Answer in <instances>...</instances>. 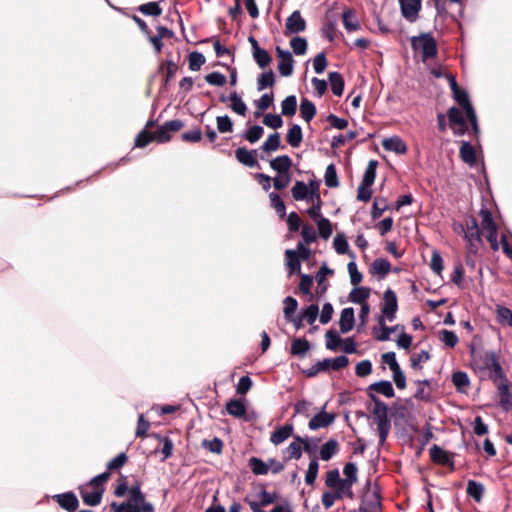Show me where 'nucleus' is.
Listing matches in <instances>:
<instances>
[{
  "mask_svg": "<svg viewBox=\"0 0 512 512\" xmlns=\"http://www.w3.org/2000/svg\"><path fill=\"white\" fill-rule=\"evenodd\" d=\"M410 44L414 52L421 51L423 61L437 56V42L431 32H424L411 37Z\"/></svg>",
  "mask_w": 512,
  "mask_h": 512,
  "instance_id": "f257e3e1",
  "label": "nucleus"
},
{
  "mask_svg": "<svg viewBox=\"0 0 512 512\" xmlns=\"http://www.w3.org/2000/svg\"><path fill=\"white\" fill-rule=\"evenodd\" d=\"M349 364V358L345 355L337 356L335 358H325L321 361H318L316 364L312 365L309 369L304 370L303 372L307 377H315L320 372L328 371L329 369H333L335 371L341 370L347 367Z\"/></svg>",
  "mask_w": 512,
  "mask_h": 512,
  "instance_id": "f03ea898",
  "label": "nucleus"
},
{
  "mask_svg": "<svg viewBox=\"0 0 512 512\" xmlns=\"http://www.w3.org/2000/svg\"><path fill=\"white\" fill-rule=\"evenodd\" d=\"M429 455L435 464L448 467L450 470L455 469L454 453L443 449L437 444H434L429 449Z\"/></svg>",
  "mask_w": 512,
  "mask_h": 512,
  "instance_id": "7ed1b4c3",
  "label": "nucleus"
},
{
  "mask_svg": "<svg viewBox=\"0 0 512 512\" xmlns=\"http://www.w3.org/2000/svg\"><path fill=\"white\" fill-rule=\"evenodd\" d=\"M370 400L374 404L372 414L376 425L382 426L391 424V421L388 416V405L383 400H381L376 394H370Z\"/></svg>",
  "mask_w": 512,
  "mask_h": 512,
  "instance_id": "20e7f679",
  "label": "nucleus"
},
{
  "mask_svg": "<svg viewBox=\"0 0 512 512\" xmlns=\"http://www.w3.org/2000/svg\"><path fill=\"white\" fill-rule=\"evenodd\" d=\"M381 510V495L378 489H375L372 493H363L358 512H381Z\"/></svg>",
  "mask_w": 512,
  "mask_h": 512,
  "instance_id": "39448f33",
  "label": "nucleus"
},
{
  "mask_svg": "<svg viewBox=\"0 0 512 512\" xmlns=\"http://www.w3.org/2000/svg\"><path fill=\"white\" fill-rule=\"evenodd\" d=\"M397 310V295L391 288H388L383 294V305L381 308V312L387 318L388 321H393L396 317Z\"/></svg>",
  "mask_w": 512,
  "mask_h": 512,
  "instance_id": "423d86ee",
  "label": "nucleus"
},
{
  "mask_svg": "<svg viewBox=\"0 0 512 512\" xmlns=\"http://www.w3.org/2000/svg\"><path fill=\"white\" fill-rule=\"evenodd\" d=\"M276 54L279 58L278 71L281 76L288 77L293 73L294 59L289 50L282 49L280 46L276 47Z\"/></svg>",
  "mask_w": 512,
  "mask_h": 512,
  "instance_id": "0eeeda50",
  "label": "nucleus"
},
{
  "mask_svg": "<svg viewBox=\"0 0 512 512\" xmlns=\"http://www.w3.org/2000/svg\"><path fill=\"white\" fill-rule=\"evenodd\" d=\"M52 499L67 512H75L79 508V500L73 491L55 494Z\"/></svg>",
  "mask_w": 512,
  "mask_h": 512,
  "instance_id": "6e6552de",
  "label": "nucleus"
},
{
  "mask_svg": "<svg viewBox=\"0 0 512 512\" xmlns=\"http://www.w3.org/2000/svg\"><path fill=\"white\" fill-rule=\"evenodd\" d=\"M422 0H399L402 16L410 23L417 20Z\"/></svg>",
  "mask_w": 512,
  "mask_h": 512,
  "instance_id": "1a4fd4ad",
  "label": "nucleus"
},
{
  "mask_svg": "<svg viewBox=\"0 0 512 512\" xmlns=\"http://www.w3.org/2000/svg\"><path fill=\"white\" fill-rule=\"evenodd\" d=\"M306 29V21L301 16L300 11H293L286 19L285 32L286 36L303 32Z\"/></svg>",
  "mask_w": 512,
  "mask_h": 512,
  "instance_id": "9d476101",
  "label": "nucleus"
},
{
  "mask_svg": "<svg viewBox=\"0 0 512 512\" xmlns=\"http://www.w3.org/2000/svg\"><path fill=\"white\" fill-rule=\"evenodd\" d=\"M336 419V415L332 412L319 411L309 421L308 427L312 431L331 426Z\"/></svg>",
  "mask_w": 512,
  "mask_h": 512,
  "instance_id": "9b49d317",
  "label": "nucleus"
},
{
  "mask_svg": "<svg viewBox=\"0 0 512 512\" xmlns=\"http://www.w3.org/2000/svg\"><path fill=\"white\" fill-rule=\"evenodd\" d=\"M465 225L460 224L459 228L464 233V239H474L476 242L482 244L481 230L478 226L477 219L470 215L465 219Z\"/></svg>",
  "mask_w": 512,
  "mask_h": 512,
  "instance_id": "f8f14e48",
  "label": "nucleus"
},
{
  "mask_svg": "<svg viewBox=\"0 0 512 512\" xmlns=\"http://www.w3.org/2000/svg\"><path fill=\"white\" fill-rule=\"evenodd\" d=\"M366 392L369 398L370 394H381L386 398H393L395 396V390L389 380H380L370 384L366 388Z\"/></svg>",
  "mask_w": 512,
  "mask_h": 512,
  "instance_id": "ddd939ff",
  "label": "nucleus"
},
{
  "mask_svg": "<svg viewBox=\"0 0 512 512\" xmlns=\"http://www.w3.org/2000/svg\"><path fill=\"white\" fill-rule=\"evenodd\" d=\"M78 489L83 503L92 507L101 503L105 491L104 487H96L92 491H87L83 486H79Z\"/></svg>",
  "mask_w": 512,
  "mask_h": 512,
  "instance_id": "4468645a",
  "label": "nucleus"
},
{
  "mask_svg": "<svg viewBox=\"0 0 512 512\" xmlns=\"http://www.w3.org/2000/svg\"><path fill=\"white\" fill-rule=\"evenodd\" d=\"M256 154V149L248 150L246 147H239L235 150V157L237 161L249 168L259 167Z\"/></svg>",
  "mask_w": 512,
  "mask_h": 512,
  "instance_id": "2eb2a0df",
  "label": "nucleus"
},
{
  "mask_svg": "<svg viewBox=\"0 0 512 512\" xmlns=\"http://www.w3.org/2000/svg\"><path fill=\"white\" fill-rule=\"evenodd\" d=\"M294 425L292 423L287 422L284 425L278 426L270 436V441L274 445H280L285 440H287L291 436H295L294 434Z\"/></svg>",
  "mask_w": 512,
  "mask_h": 512,
  "instance_id": "dca6fc26",
  "label": "nucleus"
},
{
  "mask_svg": "<svg viewBox=\"0 0 512 512\" xmlns=\"http://www.w3.org/2000/svg\"><path fill=\"white\" fill-rule=\"evenodd\" d=\"M512 385L506 382H501L498 386V395H499V406L503 411L509 412L512 410V394L510 392V387Z\"/></svg>",
  "mask_w": 512,
  "mask_h": 512,
  "instance_id": "f3484780",
  "label": "nucleus"
},
{
  "mask_svg": "<svg viewBox=\"0 0 512 512\" xmlns=\"http://www.w3.org/2000/svg\"><path fill=\"white\" fill-rule=\"evenodd\" d=\"M355 325V311L353 307H346L341 311L339 327L341 333L350 332Z\"/></svg>",
  "mask_w": 512,
  "mask_h": 512,
  "instance_id": "a211bd4d",
  "label": "nucleus"
},
{
  "mask_svg": "<svg viewBox=\"0 0 512 512\" xmlns=\"http://www.w3.org/2000/svg\"><path fill=\"white\" fill-rule=\"evenodd\" d=\"M381 144L385 150L392 151L399 155L407 152V145L399 136L384 138Z\"/></svg>",
  "mask_w": 512,
  "mask_h": 512,
  "instance_id": "6ab92c4d",
  "label": "nucleus"
},
{
  "mask_svg": "<svg viewBox=\"0 0 512 512\" xmlns=\"http://www.w3.org/2000/svg\"><path fill=\"white\" fill-rule=\"evenodd\" d=\"M459 156L461 160L469 166H474L477 163L476 151L470 141H461Z\"/></svg>",
  "mask_w": 512,
  "mask_h": 512,
  "instance_id": "aec40b11",
  "label": "nucleus"
},
{
  "mask_svg": "<svg viewBox=\"0 0 512 512\" xmlns=\"http://www.w3.org/2000/svg\"><path fill=\"white\" fill-rule=\"evenodd\" d=\"M293 165L292 159L289 155H280L270 161V167L277 174H290V169Z\"/></svg>",
  "mask_w": 512,
  "mask_h": 512,
  "instance_id": "412c9836",
  "label": "nucleus"
},
{
  "mask_svg": "<svg viewBox=\"0 0 512 512\" xmlns=\"http://www.w3.org/2000/svg\"><path fill=\"white\" fill-rule=\"evenodd\" d=\"M311 344L305 337H297L292 340L290 354L303 358L310 350Z\"/></svg>",
  "mask_w": 512,
  "mask_h": 512,
  "instance_id": "4be33fe9",
  "label": "nucleus"
},
{
  "mask_svg": "<svg viewBox=\"0 0 512 512\" xmlns=\"http://www.w3.org/2000/svg\"><path fill=\"white\" fill-rule=\"evenodd\" d=\"M302 140L303 132L301 126L296 123L291 124L286 134V142L292 148H298L302 143Z\"/></svg>",
  "mask_w": 512,
  "mask_h": 512,
  "instance_id": "5701e85b",
  "label": "nucleus"
},
{
  "mask_svg": "<svg viewBox=\"0 0 512 512\" xmlns=\"http://www.w3.org/2000/svg\"><path fill=\"white\" fill-rule=\"evenodd\" d=\"M371 289L367 286H354L349 294V301L355 304L368 303L367 299L370 297Z\"/></svg>",
  "mask_w": 512,
  "mask_h": 512,
  "instance_id": "b1692460",
  "label": "nucleus"
},
{
  "mask_svg": "<svg viewBox=\"0 0 512 512\" xmlns=\"http://www.w3.org/2000/svg\"><path fill=\"white\" fill-rule=\"evenodd\" d=\"M338 448V441L336 439L330 438L320 447L318 458L323 461H329L338 452Z\"/></svg>",
  "mask_w": 512,
  "mask_h": 512,
  "instance_id": "393cba45",
  "label": "nucleus"
},
{
  "mask_svg": "<svg viewBox=\"0 0 512 512\" xmlns=\"http://www.w3.org/2000/svg\"><path fill=\"white\" fill-rule=\"evenodd\" d=\"M453 99L462 108L463 112L473 109L474 106L470 100L469 93L464 88L459 87L452 92Z\"/></svg>",
  "mask_w": 512,
  "mask_h": 512,
  "instance_id": "a878e982",
  "label": "nucleus"
},
{
  "mask_svg": "<svg viewBox=\"0 0 512 512\" xmlns=\"http://www.w3.org/2000/svg\"><path fill=\"white\" fill-rule=\"evenodd\" d=\"M328 80L331 85L332 93L337 97L342 96L343 91H344L345 81H344V78L341 75V73H339L337 71L329 72Z\"/></svg>",
  "mask_w": 512,
  "mask_h": 512,
  "instance_id": "bb28decb",
  "label": "nucleus"
},
{
  "mask_svg": "<svg viewBox=\"0 0 512 512\" xmlns=\"http://www.w3.org/2000/svg\"><path fill=\"white\" fill-rule=\"evenodd\" d=\"M225 408L229 415L236 418H243L247 411L245 404L239 399H230Z\"/></svg>",
  "mask_w": 512,
  "mask_h": 512,
  "instance_id": "cd10ccee",
  "label": "nucleus"
},
{
  "mask_svg": "<svg viewBox=\"0 0 512 512\" xmlns=\"http://www.w3.org/2000/svg\"><path fill=\"white\" fill-rule=\"evenodd\" d=\"M285 256L287 259V266L289 269V274H301V259L298 253L295 250L287 249L285 251Z\"/></svg>",
  "mask_w": 512,
  "mask_h": 512,
  "instance_id": "c85d7f7f",
  "label": "nucleus"
},
{
  "mask_svg": "<svg viewBox=\"0 0 512 512\" xmlns=\"http://www.w3.org/2000/svg\"><path fill=\"white\" fill-rule=\"evenodd\" d=\"M317 108L308 98L303 97L300 102V115L304 121L309 123L316 115Z\"/></svg>",
  "mask_w": 512,
  "mask_h": 512,
  "instance_id": "c756f323",
  "label": "nucleus"
},
{
  "mask_svg": "<svg viewBox=\"0 0 512 512\" xmlns=\"http://www.w3.org/2000/svg\"><path fill=\"white\" fill-rule=\"evenodd\" d=\"M451 381L459 393H465L470 385V379L466 372L456 371L452 374Z\"/></svg>",
  "mask_w": 512,
  "mask_h": 512,
  "instance_id": "7c9ffc66",
  "label": "nucleus"
},
{
  "mask_svg": "<svg viewBox=\"0 0 512 512\" xmlns=\"http://www.w3.org/2000/svg\"><path fill=\"white\" fill-rule=\"evenodd\" d=\"M391 269V264L386 258H376L371 265L370 272L378 274L380 279L386 277Z\"/></svg>",
  "mask_w": 512,
  "mask_h": 512,
  "instance_id": "2f4dec72",
  "label": "nucleus"
},
{
  "mask_svg": "<svg viewBox=\"0 0 512 512\" xmlns=\"http://www.w3.org/2000/svg\"><path fill=\"white\" fill-rule=\"evenodd\" d=\"M484 490L485 488L482 483L472 479L467 481L466 492L475 502L479 503L482 500Z\"/></svg>",
  "mask_w": 512,
  "mask_h": 512,
  "instance_id": "473e14b6",
  "label": "nucleus"
},
{
  "mask_svg": "<svg viewBox=\"0 0 512 512\" xmlns=\"http://www.w3.org/2000/svg\"><path fill=\"white\" fill-rule=\"evenodd\" d=\"M294 439L298 441V443H302L303 450L309 456L313 455L318 448V445L321 441L320 438L316 437H302L300 435H295Z\"/></svg>",
  "mask_w": 512,
  "mask_h": 512,
  "instance_id": "72a5a7b5",
  "label": "nucleus"
},
{
  "mask_svg": "<svg viewBox=\"0 0 512 512\" xmlns=\"http://www.w3.org/2000/svg\"><path fill=\"white\" fill-rule=\"evenodd\" d=\"M264 134V128L260 125L249 126L241 135L243 139L251 144L259 141Z\"/></svg>",
  "mask_w": 512,
  "mask_h": 512,
  "instance_id": "f704fd0d",
  "label": "nucleus"
},
{
  "mask_svg": "<svg viewBox=\"0 0 512 512\" xmlns=\"http://www.w3.org/2000/svg\"><path fill=\"white\" fill-rule=\"evenodd\" d=\"M358 468L357 465L353 462H348L344 465L343 474L345 478L342 479V484H347V486H353L354 483L358 480Z\"/></svg>",
  "mask_w": 512,
  "mask_h": 512,
  "instance_id": "c9c22d12",
  "label": "nucleus"
},
{
  "mask_svg": "<svg viewBox=\"0 0 512 512\" xmlns=\"http://www.w3.org/2000/svg\"><path fill=\"white\" fill-rule=\"evenodd\" d=\"M230 108L233 112L238 115L245 116L247 112V105L241 98V96L237 93V91H233L230 93Z\"/></svg>",
  "mask_w": 512,
  "mask_h": 512,
  "instance_id": "e433bc0d",
  "label": "nucleus"
},
{
  "mask_svg": "<svg viewBox=\"0 0 512 512\" xmlns=\"http://www.w3.org/2000/svg\"><path fill=\"white\" fill-rule=\"evenodd\" d=\"M275 84V74L272 69L262 72L257 78V90L271 88Z\"/></svg>",
  "mask_w": 512,
  "mask_h": 512,
  "instance_id": "4c0bfd02",
  "label": "nucleus"
},
{
  "mask_svg": "<svg viewBox=\"0 0 512 512\" xmlns=\"http://www.w3.org/2000/svg\"><path fill=\"white\" fill-rule=\"evenodd\" d=\"M248 466L255 475H266L269 472L268 462H264L261 458L255 456L248 460Z\"/></svg>",
  "mask_w": 512,
  "mask_h": 512,
  "instance_id": "58836bf2",
  "label": "nucleus"
},
{
  "mask_svg": "<svg viewBox=\"0 0 512 512\" xmlns=\"http://www.w3.org/2000/svg\"><path fill=\"white\" fill-rule=\"evenodd\" d=\"M296 112L297 98L295 95H289L281 102V115L292 117Z\"/></svg>",
  "mask_w": 512,
  "mask_h": 512,
  "instance_id": "ea45409f",
  "label": "nucleus"
},
{
  "mask_svg": "<svg viewBox=\"0 0 512 512\" xmlns=\"http://www.w3.org/2000/svg\"><path fill=\"white\" fill-rule=\"evenodd\" d=\"M308 188V184H306L304 181H296L291 189L292 197L296 201L308 202Z\"/></svg>",
  "mask_w": 512,
  "mask_h": 512,
  "instance_id": "a19ab883",
  "label": "nucleus"
},
{
  "mask_svg": "<svg viewBox=\"0 0 512 512\" xmlns=\"http://www.w3.org/2000/svg\"><path fill=\"white\" fill-rule=\"evenodd\" d=\"M342 20L344 27L348 32L357 31L360 28L358 19L356 18L353 11L350 9L343 11Z\"/></svg>",
  "mask_w": 512,
  "mask_h": 512,
  "instance_id": "79ce46f5",
  "label": "nucleus"
},
{
  "mask_svg": "<svg viewBox=\"0 0 512 512\" xmlns=\"http://www.w3.org/2000/svg\"><path fill=\"white\" fill-rule=\"evenodd\" d=\"M333 274H334V270L329 268L326 263H324L320 267L319 271L316 274V280H317L318 287H319L318 288V293L319 294H323V293L326 292L327 285L324 284V282H326L325 278H326L327 275H333Z\"/></svg>",
  "mask_w": 512,
  "mask_h": 512,
  "instance_id": "37998d69",
  "label": "nucleus"
},
{
  "mask_svg": "<svg viewBox=\"0 0 512 512\" xmlns=\"http://www.w3.org/2000/svg\"><path fill=\"white\" fill-rule=\"evenodd\" d=\"M319 471V463H318V456L314 455V457L311 459L308 465V469L305 474V483L307 485L312 486L318 476Z\"/></svg>",
  "mask_w": 512,
  "mask_h": 512,
  "instance_id": "c03bdc74",
  "label": "nucleus"
},
{
  "mask_svg": "<svg viewBox=\"0 0 512 512\" xmlns=\"http://www.w3.org/2000/svg\"><path fill=\"white\" fill-rule=\"evenodd\" d=\"M377 166H378L377 160L369 161V163L365 169L361 183H363L365 186H372L374 184V181L376 178Z\"/></svg>",
  "mask_w": 512,
  "mask_h": 512,
  "instance_id": "a18cd8bd",
  "label": "nucleus"
},
{
  "mask_svg": "<svg viewBox=\"0 0 512 512\" xmlns=\"http://www.w3.org/2000/svg\"><path fill=\"white\" fill-rule=\"evenodd\" d=\"M350 257L352 258V261H350L347 265V269L350 275V282L353 286H358V284L362 281L363 275L358 270L357 264L354 261L355 254L353 252L350 253Z\"/></svg>",
  "mask_w": 512,
  "mask_h": 512,
  "instance_id": "49530a36",
  "label": "nucleus"
},
{
  "mask_svg": "<svg viewBox=\"0 0 512 512\" xmlns=\"http://www.w3.org/2000/svg\"><path fill=\"white\" fill-rule=\"evenodd\" d=\"M326 343L325 346L328 350L335 351L339 348L342 343V338L338 331L335 329H330L325 334Z\"/></svg>",
  "mask_w": 512,
  "mask_h": 512,
  "instance_id": "de8ad7c7",
  "label": "nucleus"
},
{
  "mask_svg": "<svg viewBox=\"0 0 512 512\" xmlns=\"http://www.w3.org/2000/svg\"><path fill=\"white\" fill-rule=\"evenodd\" d=\"M254 61L257 63L259 68L265 69L272 62V56L264 48H260L252 53Z\"/></svg>",
  "mask_w": 512,
  "mask_h": 512,
  "instance_id": "09e8293b",
  "label": "nucleus"
},
{
  "mask_svg": "<svg viewBox=\"0 0 512 512\" xmlns=\"http://www.w3.org/2000/svg\"><path fill=\"white\" fill-rule=\"evenodd\" d=\"M205 61V56L201 52L192 51L188 54V67L191 71H199Z\"/></svg>",
  "mask_w": 512,
  "mask_h": 512,
  "instance_id": "8fccbe9b",
  "label": "nucleus"
},
{
  "mask_svg": "<svg viewBox=\"0 0 512 512\" xmlns=\"http://www.w3.org/2000/svg\"><path fill=\"white\" fill-rule=\"evenodd\" d=\"M281 146V138L280 133L274 132L270 134L267 140L262 144L261 149L264 152H273L280 148Z\"/></svg>",
  "mask_w": 512,
  "mask_h": 512,
  "instance_id": "3c124183",
  "label": "nucleus"
},
{
  "mask_svg": "<svg viewBox=\"0 0 512 512\" xmlns=\"http://www.w3.org/2000/svg\"><path fill=\"white\" fill-rule=\"evenodd\" d=\"M333 246H334L335 251L339 255L351 253V252H349V244H348L347 238L343 232H339L336 234V236L334 237V240H333Z\"/></svg>",
  "mask_w": 512,
  "mask_h": 512,
  "instance_id": "603ef678",
  "label": "nucleus"
},
{
  "mask_svg": "<svg viewBox=\"0 0 512 512\" xmlns=\"http://www.w3.org/2000/svg\"><path fill=\"white\" fill-rule=\"evenodd\" d=\"M324 180L325 185L329 188H336L339 186V180L335 164L331 163L326 167Z\"/></svg>",
  "mask_w": 512,
  "mask_h": 512,
  "instance_id": "864d4df0",
  "label": "nucleus"
},
{
  "mask_svg": "<svg viewBox=\"0 0 512 512\" xmlns=\"http://www.w3.org/2000/svg\"><path fill=\"white\" fill-rule=\"evenodd\" d=\"M166 65V74L163 78V84L161 87V92H164L168 89V83L172 80L174 75L176 74L178 70L177 64L172 59H166L165 61Z\"/></svg>",
  "mask_w": 512,
  "mask_h": 512,
  "instance_id": "5fc2aeb1",
  "label": "nucleus"
},
{
  "mask_svg": "<svg viewBox=\"0 0 512 512\" xmlns=\"http://www.w3.org/2000/svg\"><path fill=\"white\" fill-rule=\"evenodd\" d=\"M318 233L321 238L327 240L333 233V227L330 220L326 217L320 218V220L316 221Z\"/></svg>",
  "mask_w": 512,
  "mask_h": 512,
  "instance_id": "6e6d98bb",
  "label": "nucleus"
},
{
  "mask_svg": "<svg viewBox=\"0 0 512 512\" xmlns=\"http://www.w3.org/2000/svg\"><path fill=\"white\" fill-rule=\"evenodd\" d=\"M271 206L275 209L277 215L280 218H283L286 216V206L284 201L282 200L281 196L276 192H271L269 194Z\"/></svg>",
  "mask_w": 512,
  "mask_h": 512,
  "instance_id": "4d7b16f0",
  "label": "nucleus"
},
{
  "mask_svg": "<svg viewBox=\"0 0 512 512\" xmlns=\"http://www.w3.org/2000/svg\"><path fill=\"white\" fill-rule=\"evenodd\" d=\"M290 46L296 55L301 56L307 52L308 42L305 37L295 36L290 40Z\"/></svg>",
  "mask_w": 512,
  "mask_h": 512,
  "instance_id": "13d9d810",
  "label": "nucleus"
},
{
  "mask_svg": "<svg viewBox=\"0 0 512 512\" xmlns=\"http://www.w3.org/2000/svg\"><path fill=\"white\" fill-rule=\"evenodd\" d=\"M389 209V206L386 203L385 198H375L372 208H371V217L373 220L379 219L382 214Z\"/></svg>",
  "mask_w": 512,
  "mask_h": 512,
  "instance_id": "bf43d9fd",
  "label": "nucleus"
},
{
  "mask_svg": "<svg viewBox=\"0 0 512 512\" xmlns=\"http://www.w3.org/2000/svg\"><path fill=\"white\" fill-rule=\"evenodd\" d=\"M497 320L500 324H507L512 327V310L503 305L496 306Z\"/></svg>",
  "mask_w": 512,
  "mask_h": 512,
  "instance_id": "052dcab7",
  "label": "nucleus"
},
{
  "mask_svg": "<svg viewBox=\"0 0 512 512\" xmlns=\"http://www.w3.org/2000/svg\"><path fill=\"white\" fill-rule=\"evenodd\" d=\"M479 214L482 218L481 224L483 229H486L488 232L497 230L493 215L487 208H482Z\"/></svg>",
  "mask_w": 512,
  "mask_h": 512,
  "instance_id": "680f3d73",
  "label": "nucleus"
},
{
  "mask_svg": "<svg viewBox=\"0 0 512 512\" xmlns=\"http://www.w3.org/2000/svg\"><path fill=\"white\" fill-rule=\"evenodd\" d=\"M129 498L128 502L130 504H137L139 505L140 502H143L145 499V495L141 491V484L140 482H136L129 488Z\"/></svg>",
  "mask_w": 512,
  "mask_h": 512,
  "instance_id": "e2e57ef3",
  "label": "nucleus"
},
{
  "mask_svg": "<svg viewBox=\"0 0 512 512\" xmlns=\"http://www.w3.org/2000/svg\"><path fill=\"white\" fill-rule=\"evenodd\" d=\"M138 10L147 16H160L162 14V8L158 2L152 1L142 4L138 7Z\"/></svg>",
  "mask_w": 512,
  "mask_h": 512,
  "instance_id": "0e129e2a",
  "label": "nucleus"
},
{
  "mask_svg": "<svg viewBox=\"0 0 512 512\" xmlns=\"http://www.w3.org/2000/svg\"><path fill=\"white\" fill-rule=\"evenodd\" d=\"M439 339L449 348H454L459 341L454 331L446 329L439 332Z\"/></svg>",
  "mask_w": 512,
  "mask_h": 512,
  "instance_id": "69168bd1",
  "label": "nucleus"
},
{
  "mask_svg": "<svg viewBox=\"0 0 512 512\" xmlns=\"http://www.w3.org/2000/svg\"><path fill=\"white\" fill-rule=\"evenodd\" d=\"M300 315L306 320L310 325L316 321L319 315V307L317 304H311L301 310Z\"/></svg>",
  "mask_w": 512,
  "mask_h": 512,
  "instance_id": "338daca9",
  "label": "nucleus"
},
{
  "mask_svg": "<svg viewBox=\"0 0 512 512\" xmlns=\"http://www.w3.org/2000/svg\"><path fill=\"white\" fill-rule=\"evenodd\" d=\"M201 446L211 453L220 454L223 450V441L219 437H214L212 440L204 439Z\"/></svg>",
  "mask_w": 512,
  "mask_h": 512,
  "instance_id": "774afa93",
  "label": "nucleus"
}]
</instances>
